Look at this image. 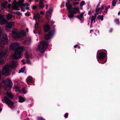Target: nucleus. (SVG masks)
<instances>
[{
    "instance_id": "obj_1",
    "label": "nucleus",
    "mask_w": 120,
    "mask_h": 120,
    "mask_svg": "<svg viewBox=\"0 0 120 120\" xmlns=\"http://www.w3.org/2000/svg\"><path fill=\"white\" fill-rule=\"evenodd\" d=\"M19 44L17 43L11 44L9 49L10 50H14L16 49L14 54L12 55V58L15 59H19L21 56L22 53L23 51V46H19Z\"/></svg>"
},
{
    "instance_id": "obj_2",
    "label": "nucleus",
    "mask_w": 120,
    "mask_h": 120,
    "mask_svg": "<svg viewBox=\"0 0 120 120\" xmlns=\"http://www.w3.org/2000/svg\"><path fill=\"white\" fill-rule=\"evenodd\" d=\"M17 64V63L14 62L11 63L9 64L5 65L2 68V74L6 76L8 75L10 72V69L15 68Z\"/></svg>"
},
{
    "instance_id": "obj_3",
    "label": "nucleus",
    "mask_w": 120,
    "mask_h": 120,
    "mask_svg": "<svg viewBox=\"0 0 120 120\" xmlns=\"http://www.w3.org/2000/svg\"><path fill=\"white\" fill-rule=\"evenodd\" d=\"M48 45V43L45 41L41 42L38 44V48L37 50V51H39L41 53H43L45 52Z\"/></svg>"
},
{
    "instance_id": "obj_4",
    "label": "nucleus",
    "mask_w": 120,
    "mask_h": 120,
    "mask_svg": "<svg viewBox=\"0 0 120 120\" xmlns=\"http://www.w3.org/2000/svg\"><path fill=\"white\" fill-rule=\"evenodd\" d=\"M26 32L24 30H22L20 33H18L16 30H14L12 31V36L14 38H21L25 36Z\"/></svg>"
},
{
    "instance_id": "obj_5",
    "label": "nucleus",
    "mask_w": 120,
    "mask_h": 120,
    "mask_svg": "<svg viewBox=\"0 0 120 120\" xmlns=\"http://www.w3.org/2000/svg\"><path fill=\"white\" fill-rule=\"evenodd\" d=\"M24 1L23 0H20L18 2H14L13 3V8L16 10H19V8L24 6V4L23 3Z\"/></svg>"
},
{
    "instance_id": "obj_6",
    "label": "nucleus",
    "mask_w": 120,
    "mask_h": 120,
    "mask_svg": "<svg viewBox=\"0 0 120 120\" xmlns=\"http://www.w3.org/2000/svg\"><path fill=\"white\" fill-rule=\"evenodd\" d=\"M1 30L0 29V38H1L0 40V46L2 47L3 46H1L2 45H7L8 43V41L6 35L4 34L2 36H1Z\"/></svg>"
},
{
    "instance_id": "obj_7",
    "label": "nucleus",
    "mask_w": 120,
    "mask_h": 120,
    "mask_svg": "<svg viewBox=\"0 0 120 120\" xmlns=\"http://www.w3.org/2000/svg\"><path fill=\"white\" fill-rule=\"evenodd\" d=\"M6 82L8 83L6 86H5L4 87L5 88L6 90H9L11 89L12 86V83L11 81L9 79H7L6 80Z\"/></svg>"
},
{
    "instance_id": "obj_8",
    "label": "nucleus",
    "mask_w": 120,
    "mask_h": 120,
    "mask_svg": "<svg viewBox=\"0 0 120 120\" xmlns=\"http://www.w3.org/2000/svg\"><path fill=\"white\" fill-rule=\"evenodd\" d=\"M8 49L2 48L0 49V58L5 56L8 52Z\"/></svg>"
},
{
    "instance_id": "obj_9",
    "label": "nucleus",
    "mask_w": 120,
    "mask_h": 120,
    "mask_svg": "<svg viewBox=\"0 0 120 120\" xmlns=\"http://www.w3.org/2000/svg\"><path fill=\"white\" fill-rule=\"evenodd\" d=\"M54 34V31H52L49 33L48 34H46L45 35V39L48 40L50 39Z\"/></svg>"
},
{
    "instance_id": "obj_10",
    "label": "nucleus",
    "mask_w": 120,
    "mask_h": 120,
    "mask_svg": "<svg viewBox=\"0 0 120 120\" xmlns=\"http://www.w3.org/2000/svg\"><path fill=\"white\" fill-rule=\"evenodd\" d=\"M4 99L6 101V103L7 104L8 106H11L13 105V103L8 97L6 96L4 97Z\"/></svg>"
},
{
    "instance_id": "obj_11",
    "label": "nucleus",
    "mask_w": 120,
    "mask_h": 120,
    "mask_svg": "<svg viewBox=\"0 0 120 120\" xmlns=\"http://www.w3.org/2000/svg\"><path fill=\"white\" fill-rule=\"evenodd\" d=\"M97 16L96 14H94V16L92 15L90 16L89 18V19L91 21V23L90 26L91 27L92 26V24L93 22H95V19Z\"/></svg>"
},
{
    "instance_id": "obj_12",
    "label": "nucleus",
    "mask_w": 120,
    "mask_h": 120,
    "mask_svg": "<svg viewBox=\"0 0 120 120\" xmlns=\"http://www.w3.org/2000/svg\"><path fill=\"white\" fill-rule=\"evenodd\" d=\"M7 22L6 20L3 18V15H0V22L1 24L6 23Z\"/></svg>"
},
{
    "instance_id": "obj_13",
    "label": "nucleus",
    "mask_w": 120,
    "mask_h": 120,
    "mask_svg": "<svg viewBox=\"0 0 120 120\" xmlns=\"http://www.w3.org/2000/svg\"><path fill=\"white\" fill-rule=\"evenodd\" d=\"M40 17V14L39 13H37L36 15H34L33 18L35 19V20L36 22V23L35 25V28H37L38 27V23L37 22L36 19H38Z\"/></svg>"
},
{
    "instance_id": "obj_14",
    "label": "nucleus",
    "mask_w": 120,
    "mask_h": 120,
    "mask_svg": "<svg viewBox=\"0 0 120 120\" xmlns=\"http://www.w3.org/2000/svg\"><path fill=\"white\" fill-rule=\"evenodd\" d=\"M106 56V54L105 53H101L99 54L98 58L100 59H102Z\"/></svg>"
},
{
    "instance_id": "obj_15",
    "label": "nucleus",
    "mask_w": 120,
    "mask_h": 120,
    "mask_svg": "<svg viewBox=\"0 0 120 120\" xmlns=\"http://www.w3.org/2000/svg\"><path fill=\"white\" fill-rule=\"evenodd\" d=\"M52 12V10L49 9V10L47 11L46 13V16L48 19L51 17V15Z\"/></svg>"
},
{
    "instance_id": "obj_16",
    "label": "nucleus",
    "mask_w": 120,
    "mask_h": 120,
    "mask_svg": "<svg viewBox=\"0 0 120 120\" xmlns=\"http://www.w3.org/2000/svg\"><path fill=\"white\" fill-rule=\"evenodd\" d=\"M14 22H11L7 23L6 24V27L7 28H11L14 25Z\"/></svg>"
},
{
    "instance_id": "obj_17",
    "label": "nucleus",
    "mask_w": 120,
    "mask_h": 120,
    "mask_svg": "<svg viewBox=\"0 0 120 120\" xmlns=\"http://www.w3.org/2000/svg\"><path fill=\"white\" fill-rule=\"evenodd\" d=\"M84 14V12H82L81 13L80 15H78L76 17L80 20L82 21L83 20V16Z\"/></svg>"
},
{
    "instance_id": "obj_18",
    "label": "nucleus",
    "mask_w": 120,
    "mask_h": 120,
    "mask_svg": "<svg viewBox=\"0 0 120 120\" xmlns=\"http://www.w3.org/2000/svg\"><path fill=\"white\" fill-rule=\"evenodd\" d=\"M50 29V26L47 24H46L44 26V30L45 32H46L48 31Z\"/></svg>"
},
{
    "instance_id": "obj_19",
    "label": "nucleus",
    "mask_w": 120,
    "mask_h": 120,
    "mask_svg": "<svg viewBox=\"0 0 120 120\" xmlns=\"http://www.w3.org/2000/svg\"><path fill=\"white\" fill-rule=\"evenodd\" d=\"M79 11L78 8L75 7L71 10V11L73 14H75Z\"/></svg>"
},
{
    "instance_id": "obj_20",
    "label": "nucleus",
    "mask_w": 120,
    "mask_h": 120,
    "mask_svg": "<svg viewBox=\"0 0 120 120\" xmlns=\"http://www.w3.org/2000/svg\"><path fill=\"white\" fill-rule=\"evenodd\" d=\"M66 6L68 12H71V9L72 7L71 5L69 4H66Z\"/></svg>"
},
{
    "instance_id": "obj_21",
    "label": "nucleus",
    "mask_w": 120,
    "mask_h": 120,
    "mask_svg": "<svg viewBox=\"0 0 120 120\" xmlns=\"http://www.w3.org/2000/svg\"><path fill=\"white\" fill-rule=\"evenodd\" d=\"M44 0H40L39 1V7L43 8L44 7V4H43Z\"/></svg>"
},
{
    "instance_id": "obj_22",
    "label": "nucleus",
    "mask_w": 120,
    "mask_h": 120,
    "mask_svg": "<svg viewBox=\"0 0 120 120\" xmlns=\"http://www.w3.org/2000/svg\"><path fill=\"white\" fill-rule=\"evenodd\" d=\"M26 82L28 84H29L30 82H33V79L32 77H29L26 79Z\"/></svg>"
},
{
    "instance_id": "obj_23",
    "label": "nucleus",
    "mask_w": 120,
    "mask_h": 120,
    "mask_svg": "<svg viewBox=\"0 0 120 120\" xmlns=\"http://www.w3.org/2000/svg\"><path fill=\"white\" fill-rule=\"evenodd\" d=\"M7 4L8 2L7 1L5 2L2 4L1 5V6L3 9H6V5Z\"/></svg>"
},
{
    "instance_id": "obj_24",
    "label": "nucleus",
    "mask_w": 120,
    "mask_h": 120,
    "mask_svg": "<svg viewBox=\"0 0 120 120\" xmlns=\"http://www.w3.org/2000/svg\"><path fill=\"white\" fill-rule=\"evenodd\" d=\"M12 16H13L12 15L9 14H8L6 15L7 18L8 20L11 19Z\"/></svg>"
},
{
    "instance_id": "obj_25",
    "label": "nucleus",
    "mask_w": 120,
    "mask_h": 120,
    "mask_svg": "<svg viewBox=\"0 0 120 120\" xmlns=\"http://www.w3.org/2000/svg\"><path fill=\"white\" fill-rule=\"evenodd\" d=\"M31 41V39L30 38H29V39H27L26 41H25L24 42L25 44H29L30 43Z\"/></svg>"
},
{
    "instance_id": "obj_26",
    "label": "nucleus",
    "mask_w": 120,
    "mask_h": 120,
    "mask_svg": "<svg viewBox=\"0 0 120 120\" xmlns=\"http://www.w3.org/2000/svg\"><path fill=\"white\" fill-rule=\"evenodd\" d=\"M6 94L7 96L11 98H13V95L11 93H10L8 92H7Z\"/></svg>"
},
{
    "instance_id": "obj_27",
    "label": "nucleus",
    "mask_w": 120,
    "mask_h": 120,
    "mask_svg": "<svg viewBox=\"0 0 120 120\" xmlns=\"http://www.w3.org/2000/svg\"><path fill=\"white\" fill-rule=\"evenodd\" d=\"M70 12L68 15V17L71 19V18H72L73 17L74 15L72 13L71 11Z\"/></svg>"
},
{
    "instance_id": "obj_28",
    "label": "nucleus",
    "mask_w": 120,
    "mask_h": 120,
    "mask_svg": "<svg viewBox=\"0 0 120 120\" xmlns=\"http://www.w3.org/2000/svg\"><path fill=\"white\" fill-rule=\"evenodd\" d=\"M19 101L20 102H22L24 101V98L21 96H19Z\"/></svg>"
},
{
    "instance_id": "obj_29",
    "label": "nucleus",
    "mask_w": 120,
    "mask_h": 120,
    "mask_svg": "<svg viewBox=\"0 0 120 120\" xmlns=\"http://www.w3.org/2000/svg\"><path fill=\"white\" fill-rule=\"evenodd\" d=\"M97 18L98 19H101L102 21L103 19V16L102 15H99L97 17Z\"/></svg>"
},
{
    "instance_id": "obj_30",
    "label": "nucleus",
    "mask_w": 120,
    "mask_h": 120,
    "mask_svg": "<svg viewBox=\"0 0 120 120\" xmlns=\"http://www.w3.org/2000/svg\"><path fill=\"white\" fill-rule=\"evenodd\" d=\"M22 91L23 94H26L27 92V91L25 88H23L22 90Z\"/></svg>"
},
{
    "instance_id": "obj_31",
    "label": "nucleus",
    "mask_w": 120,
    "mask_h": 120,
    "mask_svg": "<svg viewBox=\"0 0 120 120\" xmlns=\"http://www.w3.org/2000/svg\"><path fill=\"white\" fill-rule=\"evenodd\" d=\"M101 9V8H96V10H95V12L96 13L98 14V13L99 11Z\"/></svg>"
},
{
    "instance_id": "obj_32",
    "label": "nucleus",
    "mask_w": 120,
    "mask_h": 120,
    "mask_svg": "<svg viewBox=\"0 0 120 120\" xmlns=\"http://www.w3.org/2000/svg\"><path fill=\"white\" fill-rule=\"evenodd\" d=\"M85 4V2L84 1H82L81 2L80 5L81 6H82L84 5Z\"/></svg>"
},
{
    "instance_id": "obj_33",
    "label": "nucleus",
    "mask_w": 120,
    "mask_h": 120,
    "mask_svg": "<svg viewBox=\"0 0 120 120\" xmlns=\"http://www.w3.org/2000/svg\"><path fill=\"white\" fill-rule=\"evenodd\" d=\"M99 31L98 30H96L95 31V33L94 34L97 35L99 34Z\"/></svg>"
},
{
    "instance_id": "obj_34",
    "label": "nucleus",
    "mask_w": 120,
    "mask_h": 120,
    "mask_svg": "<svg viewBox=\"0 0 120 120\" xmlns=\"http://www.w3.org/2000/svg\"><path fill=\"white\" fill-rule=\"evenodd\" d=\"M24 70V68H21V69L19 70V73H20L21 72H23Z\"/></svg>"
},
{
    "instance_id": "obj_35",
    "label": "nucleus",
    "mask_w": 120,
    "mask_h": 120,
    "mask_svg": "<svg viewBox=\"0 0 120 120\" xmlns=\"http://www.w3.org/2000/svg\"><path fill=\"white\" fill-rule=\"evenodd\" d=\"M26 62L28 64H31V62L29 60L27 59L26 60Z\"/></svg>"
},
{
    "instance_id": "obj_36",
    "label": "nucleus",
    "mask_w": 120,
    "mask_h": 120,
    "mask_svg": "<svg viewBox=\"0 0 120 120\" xmlns=\"http://www.w3.org/2000/svg\"><path fill=\"white\" fill-rule=\"evenodd\" d=\"M116 23L117 24H119V20L118 19H116L115 21Z\"/></svg>"
},
{
    "instance_id": "obj_37",
    "label": "nucleus",
    "mask_w": 120,
    "mask_h": 120,
    "mask_svg": "<svg viewBox=\"0 0 120 120\" xmlns=\"http://www.w3.org/2000/svg\"><path fill=\"white\" fill-rule=\"evenodd\" d=\"M116 2L115 1H113L112 2V5L113 6H115L116 5Z\"/></svg>"
},
{
    "instance_id": "obj_38",
    "label": "nucleus",
    "mask_w": 120,
    "mask_h": 120,
    "mask_svg": "<svg viewBox=\"0 0 120 120\" xmlns=\"http://www.w3.org/2000/svg\"><path fill=\"white\" fill-rule=\"evenodd\" d=\"M4 62V60H3L0 59V64H3Z\"/></svg>"
},
{
    "instance_id": "obj_39",
    "label": "nucleus",
    "mask_w": 120,
    "mask_h": 120,
    "mask_svg": "<svg viewBox=\"0 0 120 120\" xmlns=\"http://www.w3.org/2000/svg\"><path fill=\"white\" fill-rule=\"evenodd\" d=\"M24 4V6H28L30 5V4H29L27 3H26L25 4Z\"/></svg>"
},
{
    "instance_id": "obj_40",
    "label": "nucleus",
    "mask_w": 120,
    "mask_h": 120,
    "mask_svg": "<svg viewBox=\"0 0 120 120\" xmlns=\"http://www.w3.org/2000/svg\"><path fill=\"white\" fill-rule=\"evenodd\" d=\"M26 57L27 58H28L29 57V56L28 55L27 52V51L26 52Z\"/></svg>"
},
{
    "instance_id": "obj_41",
    "label": "nucleus",
    "mask_w": 120,
    "mask_h": 120,
    "mask_svg": "<svg viewBox=\"0 0 120 120\" xmlns=\"http://www.w3.org/2000/svg\"><path fill=\"white\" fill-rule=\"evenodd\" d=\"M108 7H106L105 8V13H107V11L108 9Z\"/></svg>"
},
{
    "instance_id": "obj_42",
    "label": "nucleus",
    "mask_w": 120,
    "mask_h": 120,
    "mask_svg": "<svg viewBox=\"0 0 120 120\" xmlns=\"http://www.w3.org/2000/svg\"><path fill=\"white\" fill-rule=\"evenodd\" d=\"M40 14L41 15H42L43 14H45V12H43V11H40Z\"/></svg>"
},
{
    "instance_id": "obj_43",
    "label": "nucleus",
    "mask_w": 120,
    "mask_h": 120,
    "mask_svg": "<svg viewBox=\"0 0 120 120\" xmlns=\"http://www.w3.org/2000/svg\"><path fill=\"white\" fill-rule=\"evenodd\" d=\"M73 4L74 5H76L78 4V3L77 2H74Z\"/></svg>"
},
{
    "instance_id": "obj_44",
    "label": "nucleus",
    "mask_w": 120,
    "mask_h": 120,
    "mask_svg": "<svg viewBox=\"0 0 120 120\" xmlns=\"http://www.w3.org/2000/svg\"><path fill=\"white\" fill-rule=\"evenodd\" d=\"M37 8V6H35V5L33 6V9H36V8Z\"/></svg>"
},
{
    "instance_id": "obj_45",
    "label": "nucleus",
    "mask_w": 120,
    "mask_h": 120,
    "mask_svg": "<svg viewBox=\"0 0 120 120\" xmlns=\"http://www.w3.org/2000/svg\"><path fill=\"white\" fill-rule=\"evenodd\" d=\"M68 116V114L67 113L64 116V117L65 118H66Z\"/></svg>"
},
{
    "instance_id": "obj_46",
    "label": "nucleus",
    "mask_w": 120,
    "mask_h": 120,
    "mask_svg": "<svg viewBox=\"0 0 120 120\" xmlns=\"http://www.w3.org/2000/svg\"><path fill=\"white\" fill-rule=\"evenodd\" d=\"M38 120H45L41 118H39L38 119Z\"/></svg>"
},
{
    "instance_id": "obj_47",
    "label": "nucleus",
    "mask_w": 120,
    "mask_h": 120,
    "mask_svg": "<svg viewBox=\"0 0 120 120\" xmlns=\"http://www.w3.org/2000/svg\"><path fill=\"white\" fill-rule=\"evenodd\" d=\"M101 8V10H103L104 9V7L103 5H102L101 6V8Z\"/></svg>"
},
{
    "instance_id": "obj_48",
    "label": "nucleus",
    "mask_w": 120,
    "mask_h": 120,
    "mask_svg": "<svg viewBox=\"0 0 120 120\" xmlns=\"http://www.w3.org/2000/svg\"><path fill=\"white\" fill-rule=\"evenodd\" d=\"M25 15L26 16H29V15L28 13H25Z\"/></svg>"
},
{
    "instance_id": "obj_49",
    "label": "nucleus",
    "mask_w": 120,
    "mask_h": 120,
    "mask_svg": "<svg viewBox=\"0 0 120 120\" xmlns=\"http://www.w3.org/2000/svg\"><path fill=\"white\" fill-rule=\"evenodd\" d=\"M113 30V29H110V30H109V32H112Z\"/></svg>"
},
{
    "instance_id": "obj_50",
    "label": "nucleus",
    "mask_w": 120,
    "mask_h": 120,
    "mask_svg": "<svg viewBox=\"0 0 120 120\" xmlns=\"http://www.w3.org/2000/svg\"><path fill=\"white\" fill-rule=\"evenodd\" d=\"M91 12L90 11H89L88 12V14L89 15H90L91 14Z\"/></svg>"
},
{
    "instance_id": "obj_51",
    "label": "nucleus",
    "mask_w": 120,
    "mask_h": 120,
    "mask_svg": "<svg viewBox=\"0 0 120 120\" xmlns=\"http://www.w3.org/2000/svg\"><path fill=\"white\" fill-rule=\"evenodd\" d=\"M11 6V5L10 4H8V8H9Z\"/></svg>"
},
{
    "instance_id": "obj_52",
    "label": "nucleus",
    "mask_w": 120,
    "mask_h": 120,
    "mask_svg": "<svg viewBox=\"0 0 120 120\" xmlns=\"http://www.w3.org/2000/svg\"><path fill=\"white\" fill-rule=\"evenodd\" d=\"M17 14L18 15H19L20 14V13L19 12H16Z\"/></svg>"
},
{
    "instance_id": "obj_53",
    "label": "nucleus",
    "mask_w": 120,
    "mask_h": 120,
    "mask_svg": "<svg viewBox=\"0 0 120 120\" xmlns=\"http://www.w3.org/2000/svg\"><path fill=\"white\" fill-rule=\"evenodd\" d=\"M78 46V45H75L74 46V47L75 48L77 47V46Z\"/></svg>"
},
{
    "instance_id": "obj_54",
    "label": "nucleus",
    "mask_w": 120,
    "mask_h": 120,
    "mask_svg": "<svg viewBox=\"0 0 120 120\" xmlns=\"http://www.w3.org/2000/svg\"><path fill=\"white\" fill-rule=\"evenodd\" d=\"M26 31L27 32H28V29L27 28H26Z\"/></svg>"
},
{
    "instance_id": "obj_55",
    "label": "nucleus",
    "mask_w": 120,
    "mask_h": 120,
    "mask_svg": "<svg viewBox=\"0 0 120 120\" xmlns=\"http://www.w3.org/2000/svg\"><path fill=\"white\" fill-rule=\"evenodd\" d=\"M51 22L52 23H54V22L53 21H51Z\"/></svg>"
},
{
    "instance_id": "obj_56",
    "label": "nucleus",
    "mask_w": 120,
    "mask_h": 120,
    "mask_svg": "<svg viewBox=\"0 0 120 120\" xmlns=\"http://www.w3.org/2000/svg\"><path fill=\"white\" fill-rule=\"evenodd\" d=\"M29 9H30V8L29 7H27V8H26V9H27V10Z\"/></svg>"
},
{
    "instance_id": "obj_57",
    "label": "nucleus",
    "mask_w": 120,
    "mask_h": 120,
    "mask_svg": "<svg viewBox=\"0 0 120 120\" xmlns=\"http://www.w3.org/2000/svg\"><path fill=\"white\" fill-rule=\"evenodd\" d=\"M48 7V5H46V9H47Z\"/></svg>"
},
{
    "instance_id": "obj_58",
    "label": "nucleus",
    "mask_w": 120,
    "mask_h": 120,
    "mask_svg": "<svg viewBox=\"0 0 120 120\" xmlns=\"http://www.w3.org/2000/svg\"><path fill=\"white\" fill-rule=\"evenodd\" d=\"M100 5L99 4H98L97 6V7H99V6H100Z\"/></svg>"
},
{
    "instance_id": "obj_59",
    "label": "nucleus",
    "mask_w": 120,
    "mask_h": 120,
    "mask_svg": "<svg viewBox=\"0 0 120 120\" xmlns=\"http://www.w3.org/2000/svg\"><path fill=\"white\" fill-rule=\"evenodd\" d=\"M35 30H34V31H33V32H34V33H35V34H36V32H35Z\"/></svg>"
},
{
    "instance_id": "obj_60",
    "label": "nucleus",
    "mask_w": 120,
    "mask_h": 120,
    "mask_svg": "<svg viewBox=\"0 0 120 120\" xmlns=\"http://www.w3.org/2000/svg\"><path fill=\"white\" fill-rule=\"evenodd\" d=\"M21 10H22V11H25V10H24V9H22Z\"/></svg>"
},
{
    "instance_id": "obj_61",
    "label": "nucleus",
    "mask_w": 120,
    "mask_h": 120,
    "mask_svg": "<svg viewBox=\"0 0 120 120\" xmlns=\"http://www.w3.org/2000/svg\"><path fill=\"white\" fill-rule=\"evenodd\" d=\"M120 14V11H119V12L118 13V15H119Z\"/></svg>"
},
{
    "instance_id": "obj_62",
    "label": "nucleus",
    "mask_w": 120,
    "mask_h": 120,
    "mask_svg": "<svg viewBox=\"0 0 120 120\" xmlns=\"http://www.w3.org/2000/svg\"><path fill=\"white\" fill-rule=\"evenodd\" d=\"M107 7H108V8H110V5H109Z\"/></svg>"
},
{
    "instance_id": "obj_63",
    "label": "nucleus",
    "mask_w": 120,
    "mask_h": 120,
    "mask_svg": "<svg viewBox=\"0 0 120 120\" xmlns=\"http://www.w3.org/2000/svg\"><path fill=\"white\" fill-rule=\"evenodd\" d=\"M39 0H35L36 2H38Z\"/></svg>"
},
{
    "instance_id": "obj_64",
    "label": "nucleus",
    "mask_w": 120,
    "mask_h": 120,
    "mask_svg": "<svg viewBox=\"0 0 120 120\" xmlns=\"http://www.w3.org/2000/svg\"><path fill=\"white\" fill-rule=\"evenodd\" d=\"M2 110V109L1 108H0V111H1Z\"/></svg>"
}]
</instances>
